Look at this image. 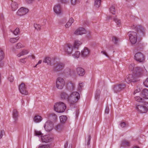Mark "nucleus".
Here are the masks:
<instances>
[{
  "label": "nucleus",
  "instance_id": "f257e3e1",
  "mask_svg": "<svg viewBox=\"0 0 148 148\" xmlns=\"http://www.w3.org/2000/svg\"><path fill=\"white\" fill-rule=\"evenodd\" d=\"M54 110L58 113H61L64 112L66 108L65 104L62 102H59L54 106Z\"/></svg>",
  "mask_w": 148,
  "mask_h": 148
},
{
  "label": "nucleus",
  "instance_id": "f03ea898",
  "mask_svg": "<svg viewBox=\"0 0 148 148\" xmlns=\"http://www.w3.org/2000/svg\"><path fill=\"white\" fill-rule=\"evenodd\" d=\"M129 39L131 42L133 44H135L137 40V34L136 32L133 31H130L128 32Z\"/></svg>",
  "mask_w": 148,
  "mask_h": 148
},
{
  "label": "nucleus",
  "instance_id": "7ed1b4c3",
  "mask_svg": "<svg viewBox=\"0 0 148 148\" xmlns=\"http://www.w3.org/2000/svg\"><path fill=\"white\" fill-rule=\"evenodd\" d=\"M125 87V84L121 83L113 85L112 88L114 92L117 93L124 89Z\"/></svg>",
  "mask_w": 148,
  "mask_h": 148
},
{
  "label": "nucleus",
  "instance_id": "20e7f679",
  "mask_svg": "<svg viewBox=\"0 0 148 148\" xmlns=\"http://www.w3.org/2000/svg\"><path fill=\"white\" fill-rule=\"evenodd\" d=\"M134 59L137 62L141 63H143L145 60L144 55L140 52H138L135 54Z\"/></svg>",
  "mask_w": 148,
  "mask_h": 148
},
{
  "label": "nucleus",
  "instance_id": "39448f33",
  "mask_svg": "<svg viewBox=\"0 0 148 148\" xmlns=\"http://www.w3.org/2000/svg\"><path fill=\"white\" fill-rule=\"evenodd\" d=\"M65 82L63 79L61 77L58 78L56 81V88L59 89H62L64 85Z\"/></svg>",
  "mask_w": 148,
  "mask_h": 148
},
{
  "label": "nucleus",
  "instance_id": "423d86ee",
  "mask_svg": "<svg viewBox=\"0 0 148 148\" xmlns=\"http://www.w3.org/2000/svg\"><path fill=\"white\" fill-rule=\"evenodd\" d=\"M143 70L140 67H135L133 73L134 76L136 77H140L142 74Z\"/></svg>",
  "mask_w": 148,
  "mask_h": 148
},
{
  "label": "nucleus",
  "instance_id": "0eeeda50",
  "mask_svg": "<svg viewBox=\"0 0 148 148\" xmlns=\"http://www.w3.org/2000/svg\"><path fill=\"white\" fill-rule=\"evenodd\" d=\"M125 81L127 83L131 82H134L137 81L138 80L132 74H129L126 77L125 79Z\"/></svg>",
  "mask_w": 148,
  "mask_h": 148
},
{
  "label": "nucleus",
  "instance_id": "6e6552de",
  "mask_svg": "<svg viewBox=\"0 0 148 148\" xmlns=\"http://www.w3.org/2000/svg\"><path fill=\"white\" fill-rule=\"evenodd\" d=\"M64 52L68 54H71L73 51V46L70 44H67L63 46Z\"/></svg>",
  "mask_w": 148,
  "mask_h": 148
},
{
  "label": "nucleus",
  "instance_id": "1a4fd4ad",
  "mask_svg": "<svg viewBox=\"0 0 148 148\" xmlns=\"http://www.w3.org/2000/svg\"><path fill=\"white\" fill-rule=\"evenodd\" d=\"M53 124L52 122L50 121L46 122L44 125L45 129L47 131L49 132L53 128Z\"/></svg>",
  "mask_w": 148,
  "mask_h": 148
},
{
  "label": "nucleus",
  "instance_id": "9d476101",
  "mask_svg": "<svg viewBox=\"0 0 148 148\" xmlns=\"http://www.w3.org/2000/svg\"><path fill=\"white\" fill-rule=\"evenodd\" d=\"M26 86L23 83H22L19 86V89L20 92L22 94L27 95L28 94L26 90Z\"/></svg>",
  "mask_w": 148,
  "mask_h": 148
},
{
  "label": "nucleus",
  "instance_id": "9b49d317",
  "mask_svg": "<svg viewBox=\"0 0 148 148\" xmlns=\"http://www.w3.org/2000/svg\"><path fill=\"white\" fill-rule=\"evenodd\" d=\"M64 66V64L62 62H58L54 66V71H59L62 70Z\"/></svg>",
  "mask_w": 148,
  "mask_h": 148
},
{
  "label": "nucleus",
  "instance_id": "f8f14e48",
  "mask_svg": "<svg viewBox=\"0 0 148 148\" xmlns=\"http://www.w3.org/2000/svg\"><path fill=\"white\" fill-rule=\"evenodd\" d=\"M74 92L71 93L69 96H68L67 100L68 103L70 104V106L73 107L74 105Z\"/></svg>",
  "mask_w": 148,
  "mask_h": 148
},
{
  "label": "nucleus",
  "instance_id": "ddd939ff",
  "mask_svg": "<svg viewBox=\"0 0 148 148\" xmlns=\"http://www.w3.org/2000/svg\"><path fill=\"white\" fill-rule=\"evenodd\" d=\"M29 10L27 8L23 7L21 8L17 12V14L18 16H22L26 14L29 12Z\"/></svg>",
  "mask_w": 148,
  "mask_h": 148
},
{
  "label": "nucleus",
  "instance_id": "4468645a",
  "mask_svg": "<svg viewBox=\"0 0 148 148\" xmlns=\"http://www.w3.org/2000/svg\"><path fill=\"white\" fill-rule=\"evenodd\" d=\"M86 32V29L84 28L80 27L75 31V34L76 35H82Z\"/></svg>",
  "mask_w": 148,
  "mask_h": 148
},
{
  "label": "nucleus",
  "instance_id": "2eb2a0df",
  "mask_svg": "<svg viewBox=\"0 0 148 148\" xmlns=\"http://www.w3.org/2000/svg\"><path fill=\"white\" fill-rule=\"evenodd\" d=\"M41 138L42 139V141L43 142L46 143H50L53 140V138H51L49 136L47 135H46L45 136H41Z\"/></svg>",
  "mask_w": 148,
  "mask_h": 148
},
{
  "label": "nucleus",
  "instance_id": "dca6fc26",
  "mask_svg": "<svg viewBox=\"0 0 148 148\" xmlns=\"http://www.w3.org/2000/svg\"><path fill=\"white\" fill-rule=\"evenodd\" d=\"M136 109L137 111L142 113H146L147 111V108L143 105V106L138 105L137 106Z\"/></svg>",
  "mask_w": 148,
  "mask_h": 148
},
{
  "label": "nucleus",
  "instance_id": "f3484780",
  "mask_svg": "<svg viewBox=\"0 0 148 148\" xmlns=\"http://www.w3.org/2000/svg\"><path fill=\"white\" fill-rule=\"evenodd\" d=\"M133 26L134 27L133 28H132V29H133L134 28H136L138 33L140 32L141 33V36L144 35V29L142 26L141 25L136 26H135L134 25Z\"/></svg>",
  "mask_w": 148,
  "mask_h": 148
},
{
  "label": "nucleus",
  "instance_id": "a211bd4d",
  "mask_svg": "<svg viewBox=\"0 0 148 148\" xmlns=\"http://www.w3.org/2000/svg\"><path fill=\"white\" fill-rule=\"evenodd\" d=\"M53 10L58 15H59L62 13L61 8L59 4L56 5L54 6Z\"/></svg>",
  "mask_w": 148,
  "mask_h": 148
},
{
  "label": "nucleus",
  "instance_id": "6ab92c4d",
  "mask_svg": "<svg viewBox=\"0 0 148 148\" xmlns=\"http://www.w3.org/2000/svg\"><path fill=\"white\" fill-rule=\"evenodd\" d=\"M76 70L78 75L79 76H83L85 74L84 70L81 67H77Z\"/></svg>",
  "mask_w": 148,
  "mask_h": 148
},
{
  "label": "nucleus",
  "instance_id": "aec40b11",
  "mask_svg": "<svg viewBox=\"0 0 148 148\" xmlns=\"http://www.w3.org/2000/svg\"><path fill=\"white\" fill-rule=\"evenodd\" d=\"M89 52L90 51L88 49L85 47L83 50L81 51L82 56L84 57H87L88 55Z\"/></svg>",
  "mask_w": 148,
  "mask_h": 148
},
{
  "label": "nucleus",
  "instance_id": "412c9836",
  "mask_svg": "<svg viewBox=\"0 0 148 148\" xmlns=\"http://www.w3.org/2000/svg\"><path fill=\"white\" fill-rule=\"evenodd\" d=\"M141 95L144 98L148 99V90L146 88L144 89L141 93Z\"/></svg>",
  "mask_w": 148,
  "mask_h": 148
},
{
  "label": "nucleus",
  "instance_id": "4be33fe9",
  "mask_svg": "<svg viewBox=\"0 0 148 148\" xmlns=\"http://www.w3.org/2000/svg\"><path fill=\"white\" fill-rule=\"evenodd\" d=\"M24 47V46L21 42H18L15 44L13 47V51H15L16 49H19Z\"/></svg>",
  "mask_w": 148,
  "mask_h": 148
},
{
  "label": "nucleus",
  "instance_id": "5701e85b",
  "mask_svg": "<svg viewBox=\"0 0 148 148\" xmlns=\"http://www.w3.org/2000/svg\"><path fill=\"white\" fill-rule=\"evenodd\" d=\"M13 118L14 119V122L18 120V112L16 109H14L13 111Z\"/></svg>",
  "mask_w": 148,
  "mask_h": 148
},
{
  "label": "nucleus",
  "instance_id": "b1692460",
  "mask_svg": "<svg viewBox=\"0 0 148 148\" xmlns=\"http://www.w3.org/2000/svg\"><path fill=\"white\" fill-rule=\"evenodd\" d=\"M130 145V142L127 140H124L122 141L121 147H126Z\"/></svg>",
  "mask_w": 148,
  "mask_h": 148
},
{
  "label": "nucleus",
  "instance_id": "393cba45",
  "mask_svg": "<svg viewBox=\"0 0 148 148\" xmlns=\"http://www.w3.org/2000/svg\"><path fill=\"white\" fill-rule=\"evenodd\" d=\"M11 6L12 10L13 11L15 10L18 8V4L15 1H12L11 3Z\"/></svg>",
  "mask_w": 148,
  "mask_h": 148
},
{
  "label": "nucleus",
  "instance_id": "a878e982",
  "mask_svg": "<svg viewBox=\"0 0 148 148\" xmlns=\"http://www.w3.org/2000/svg\"><path fill=\"white\" fill-rule=\"evenodd\" d=\"M29 51L28 50H23L21 52L17 55L18 57H20L21 56H23L28 53Z\"/></svg>",
  "mask_w": 148,
  "mask_h": 148
},
{
  "label": "nucleus",
  "instance_id": "bb28decb",
  "mask_svg": "<svg viewBox=\"0 0 148 148\" xmlns=\"http://www.w3.org/2000/svg\"><path fill=\"white\" fill-rule=\"evenodd\" d=\"M80 98L79 93L77 92H75V102H76Z\"/></svg>",
  "mask_w": 148,
  "mask_h": 148
},
{
  "label": "nucleus",
  "instance_id": "cd10ccee",
  "mask_svg": "<svg viewBox=\"0 0 148 148\" xmlns=\"http://www.w3.org/2000/svg\"><path fill=\"white\" fill-rule=\"evenodd\" d=\"M60 120L62 123H64L67 120V117L66 116L62 115L60 116Z\"/></svg>",
  "mask_w": 148,
  "mask_h": 148
},
{
  "label": "nucleus",
  "instance_id": "c85d7f7f",
  "mask_svg": "<svg viewBox=\"0 0 148 148\" xmlns=\"http://www.w3.org/2000/svg\"><path fill=\"white\" fill-rule=\"evenodd\" d=\"M42 117L39 116L37 115L35 116L34 119V121L36 123H38L40 122L42 120Z\"/></svg>",
  "mask_w": 148,
  "mask_h": 148
},
{
  "label": "nucleus",
  "instance_id": "c756f323",
  "mask_svg": "<svg viewBox=\"0 0 148 148\" xmlns=\"http://www.w3.org/2000/svg\"><path fill=\"white\" fill-rule=\"evenodd\" d=\"M60 96L61 99H67L68 97L67 94L64 92H62L61 93Z\"/></svg>",
  "mask_w": 148,
  "mask_h": 148
},
{
  "label": "nucleus",
  "instance_id": "7c9ffc66",
  "mask_svg": "<svg viewBox=\"0 0 148 148\" xmlns=\"http://www.w3.org/2000/svg\"><path fill=\"white\" fill-rule=\"evenodd\" d=\"M84 84L83 82H80L78 85L77 90L79 92H81L82 91V88L84 87Z\"/></svg>",
  "mask_w": 148,
  "mask_h": 148
},
{
  "label": "nucleus",
  "instance_id": "2f4dec72",
  "mask_svg": "<svg viewBox=\"0 0 148 148\" xmlns=\"http://www.w3.org/2000/svg\"><path fill=\"white\" fill-rule=\"evenodd\" d=\"M74 21L73 19L72 18H70L66 24L65 27L66 28H68L71 25L72 23H73Z\"/></svg>",
  "mask_w": 148,
  "mask_h": 148
},
{
  "label": "nucleus",
  "instance_id": "473e14b6",
  "mask_svg": "<svg viewBox=\"0 0 148 148\" xmlns=\"http://www.w3.org/2000/svg\"><path fill=\"white\" fill-rule=\"evenodd\" d=\"M82 44V42L78 40H75V49H77Z\"/></svg>",
  "mask_w": 148,
  "mask_h": 148
},
{
  "label": "nucleus",
  "instance_id": "72a5a7b5",
  "mask_svg": "<svg viewBox=\"0 0 148 148\" xmlns=\"http://www.w3.org/2000/svg\"><path fill=\"white\" fill-rule=\"evenodd\" d=\"M135 100L136 101L139 102H144V99L140 96H136L135 97Z\"/></svg>",
  "mask_w": 148,
  "mask_h": 148
},
{
  "label": "nucleus",
  "instance_id": "f704fd0d",
  "mask_svg": "<svg viewBox=\"0 0 148 148\" xmlns=\"http://www.w3.org/2000/svg\"><path fill=\"white\" fill-rule=\"evenodd\" d=\"M51 58L47 57L44 59L43 62L47 63L48 64L50 65L51 64Z\"/></svg>",
  "mask_w": 148,
  "mask_h": 148
},
{
  "label": "nucleus",
  "instance_id": "c9c22d12",
  "mask_svg": "<svg viewBox=\"0 0 148 148\" xmlns=\"http://www.w3.org/2000/svg\"><path fill=\"white\" fill-rule=\"evenodd\" d=\"M101 0H95V6L97 8H99L101 5Z\"/></svg>",
  "mask_w": 148,
  "mask_h": 148
},
{
  "label": "nucleus",
  "instance_id": "e433bc0d",
  "mask_svg": "<svg viewBox=\"0 0 148 148\" xmlns=\"http://www.w3.org/2000/svg\"><path fill=\"white\" fill-rule=\"evenodd\" d=\"M49 118L53 121H55L57 119V116L54 114L52 113L50 115Z\"/></svg>",
  "mask_w": 148,
  "mask_h": 148
},
{
  "label": "nucleus",
  "instance_id": "4c0bfd02",
  "mask_svg": "<svg viewBox=\"0 0 148 148\" xmlns=\"http://www.w3.org/2000/svg\"><path fill=\"white\" fill-rule=\"evenodd\" d=\"M4 54L2 49H0V62L4 58Z\"/></svg>",
  "mask_w": 148,
  "mask_h": 148
},
{
  "label": "nucleus",
  "instance_id": "58836bf2",
  "mask_svg": "<svg viewBox=\"0 0 148 148\" xmlns=\"http://www.w3.org/2000/svg\"><path fill=\"white\" fill-rule=\"evenodd\" d=\"M19 37H17L15 38H11L10 39V41L12 43H14L16 42L19 40Z\"/></svg>",
  "mask_w": 148,
  "mask_h": 148
},
{
  "label": "nucleus",
  "instance_id": "ea45409f",
  "mask_svg": "<svg viewBox=\"0 0 148 148\" xmlns=\"http://www.w3.org/2000/svg\"><path fill=\"white\" fill-rule=\"evenodd\" d=\"M113 20L116 22L117 25L119 27L121 23V21L119 19H118L116 17L113 18Z\"/></svg>",
  "mask_w": 148,
  "mask_h": 148
},
{
  "label": "nucleus",
  "instance_id": "a19ab883",
  "mask_svg": "<svg viewBox=\"0 0 148 148\" xmlns=\"http://www.w3.org/2000/svg\"><path fill=\"white\" fill-rule=\"evenodd\" d=\"M110 10L112 14H115L114 12H115V7L114 5H112L111 6L110 8Z\"/></svg>",
  "mask_w": 148,
  "mask_h": 148
},
{
  "label": "nucleus",
  "instance_id": "79ce46f5",
  "mask_svg": "<svg viewBox=\"0 0 148 148\" xmlns=\"http://www.w3.org/2000/svg\"><path fill=\"white\" fill-rule=\"evenodd\" d=\"M34 27L36 29L40 30L41 29V26L40 25L38 24H34Z\"/></svg>",
  "mask_w": 148,
  "mask_h": 148
},
{
  "label": "nucleus",
  "instance_id": "37998d69",
  "mask_svg": "<svg viewBox=\"0 0 148 148\" xmlns=\"http://www.w3.org/2000/svg\"><path fill=\"white\" fill-rule=\"evenodd\" d=\"M68 86L70 90L73 89L74 88V84L71 82H70L68 84Z\"/></svg>",
  "mask_w": 148,
  "mask_h": 148
},
{
  "label": "nucleus",
  "instance_id": "c03bdc74",
  "mask_svg": "<svg viewBox=\"0 0 148 148\" xmlns=\"http://www.w3.org/2000/svg\"><path fill=\"white\" fill-rule=\"evenodd\" d=\"M134 64H130L129 67V69L130 71H134Z\"/></svg>",
  "mask_w": 148,
  "mask_h": 148
},
{
  "label": "nucleus",
  "instance_id": "a18cd8bd",
  "mask_svg": "<svg viewBox=\"0 0 148 148\" xmlns=\"http://www.w3.org/2000/svg\"><path fill=\"white\" fill-rule=\"evenodd\" d=\"M76 113L75 116L76 119H77L79 113V107H76V109L75 110Z\"/></svg>",
  "mask_w": 148,
  "mask_h": 148
},
{
  "label": "nucleus",
  "instance_id": "49530a36",
  "mask_svg": "<svg viewBox=\"0 0 148 148\" xmlns=\"http://www.w3.org/2000/svg\"><path fill=\"white\" fill-rule=\"evenodd\" d=\"M112 41L114 44H116L118 42V40L116 37L114 36L112 37Z\"/></svg>",
  "mask_w": 148,
  "mask_h": 148
},
{
  "label": "nucleus",
  "instance_id": "de8ad7c7",
  "mask_svg": "<svg viewBox=\"0 0 148 148\" xmlns=\"http://www.w3.org/2000/svg\"><path fill=\"white\" fill-rule=\"evenodd\" d=\"M80 52L79 51H75V58H78L80 55Z\"/></svg>",
  "mask_w": 148,
  "mask_h": 148
},
{
  "label": "nucleus",
  "instance_id": "09e8293b",
  "mask_svg": "<svg viewBox=\"0 0 148 148\" xmlns=\"http://www.w3.org/2000/svg\"><path fill=\"white\" fill-rule=\"evenodd\" d=\"M19 32V29L18 28H16L13 31V33L15 35L18 34Z\"/></svg>",
  "mask_w": 148,
  "mask_h": 148
},
{
  "label": "nucleus",
  "instance_id": "8fccbe9b",
  "mask_svg": "<svg viewBox=\"0 0 148 148\" xmlns=\"http://www.w3.org/2000/svg\"><path fill=\"white\" fill-rule=\"evenodd\" d=\"M56 129L57 130H60L62 128V126L61 125H58L56 127Z\"/></svg>",
  "mask_w": 148,
  "mask_h": 148
},
{
  "label": "nucleus",
  "instance_id": "3c124183",
  "mask_svg": "<svg viewBox=\"0 0 148 148\" xmlns=\"http://www.w3.org/2000/svg\"><path fill=\"white\" fill-rule=\"evenodd\" d=\"M38 148H50V146L49 145H43L39 146Z\"/></svg>",
  "mask_w": 148,
  "mask_h": 148
},
{
  "label": "nucleus",
  "instance_id": "603ef678",
  "mask_svg": "<svg viewBox=\"0 0 148 148\" xmlns=\"http://www.w3.org/2000/svg\"><path fill=\"white\" fill-rule=\"evenodd\" d=\"M35 134L36 136H39L41 135L42 134L40 131H35Z\"/></svg>",
  "mask_w": 148,
  "mask_h": 148
},
{
  "label": "nucleus",
  "instance_id": "864d4df0",
  "mask_svg": "<svg viewBox=\"0 0 148 148\" xmlns=\"http://www.w3.org/2000/svg\"><path fill=\"white\" fill-rule=\"evenodd\" d=\"M91 139V137L90 135H89L88 137L87 138L88 142L87 143V145H89L90 144V141Z\"/></svg>",
  "mask_w": 148,
  "mask_h": 148
},
{
  "label": "nucleus",
  "instance_id": "5fc2aeb1",
  "mask_svg": "<svg viewBox=\"0 0 148 148\" xmlns=\"http://www.w3.org/2000/svg\"><path fill=\"white\" fill-rule=\"evenodd\" d=\"M144 85L147 87H148V77L146 79L145 82H143Z\"/></svg>",
  "mask_w": 148,
  "mask_h": 148
},
{
  "label": "nucleus",
  "instance_id": "6e6d98bb",
  "mask_svg": "<svg viewBox=\"0 0 148 148\" xmlns=\"http://www.w3.org/2000/svg\"><path fill=\"white\" fill-rule=\"evenodd\" d=\"M8 79L10 82H12L14 80V77L12 75L9 76L8 78Z\"/></svg>",
  "mask_w": 148,
  "mask_h": 148
},
{
  "label": "nucleus",
  "instance_id": "4d7b16f0",
  "mask_svg": "<svg viewBox=\"0 0 148 148\" xmlns=\"http://www.w3.org/2000/svg\"><path fill=\"white\" fill-rule=\"evenodd\" d=\"M109 112V108L108 106H106V108L105 112V113L108 114Z\"/></svg>",
  "mask_w": 148,
  "mask_h": 148
},
{
  "label": "nucleus",
  "instance_id": "13d9d810",
  "mask_svg": "<svg viewBox=\"0 0 148 148\" xmlns=\"http://www.w3.org/2000/svg\"><path fill=\"white\" fill-rule=\"evenodd\" d=\"M120 125L121 127H124L126 126V123L124 122H122L120 123Z\"/></svg>",
  "mask_w": 148,
  "mask_h": 148
},
{
  "label": "nucleus",
  "instance_id": "bf43d9fd",
  "mask_svg": "<svg viewBox=\"0 0 148 148\" xmlns=\"http://www.w3.org/2000/svg\"><path fill=\"white\" fill-rule=\"evenodd\" d=\"M5 134L4 131L3 130H2L1 131L0 135V139L2 138V136Z\"/></svg>",
  "mask_w": 148,
  "mask_h": 148
},
{
  "label": "nucleus",
  "instance_id": "052dcab7",
  "mask_svg": "<svg viewBox=\"0 0 148 148\" xmlns=\"http://www.w3.org/2000/svg\"><path fill=\"white\" fill-rule=\"evenodd\" d=\"M101 92L99 89H97L96 91V94L95 95H98L100 96Z\"/></svg>",
  "mask_w": 148,
  "mask_h": 148
},
{
  "label": "nucleus",
  "instance_id": "680f3d73",
  "mask_svg": "<svg viewBox=\"0 0 148 148\" xmlns=\"http://www.w3.org/2000/svg\"><path fill=\"white\" fill-rule=\"evenodd\" d=\"M34 0H25V1L27 3H31ZM40 0H38V1H39Z\"/></svg>",
  "mask_w": 148,
  "mask_h": 148
},
{
  "label": "nucleus",
  "instance_id": "e2e57ef3",
  "mask_svg": "<svg viewBox=\"0 0 148 148\" xmlns=\"http://www.w3.org/2000/svg\"><path fill=\"white\" fill-rule=\"evenodd\" d=\"M140 91V90L139 88L136 89L135 90L134 92V94H135L136 93L139 92Z\"/></svg>",
  "mask_w": 148,
  "mask_h": 148
},
{
  "label": "nucleus",
  "instance_id": "0e129e2a",
  "mask_svg": "<svg viewBox=\"0 0 148 148\" xmlns=\"http://www.w3.org/2000/svg\"><path fill=\"white\" fill-rule=\"evenodd\" d=\"M144 105L146 108H147V110H148V102H145Z\"/></svg>",
  "mask_w": 148,
  "mask_h": 148
},
{
  "label": "nucleus",
  "instance_id": "69168bd1",
  "mask_svg": "<svg viewBox=\"0 0 148 148\" xmlns=\"http://www.w3.org/2000/svg\"><path fill=\"white\" fill-rule=\"evenodd\" d=\"M100 96L99 95H95V99L97 100V101H98L99 99Z\"/></svg>",
  "mask_w": 148,
  "mask_h": 148
},
{
  "label": "nucleus",
  "instance_id": "338daca9",
  "mask_svg": "<svg viewBox=\"0 0 148 148\" xmlns=\"http://www.w3.org/2000/svg\"><path fill=\"white\" fill-rule=\"evenodd\" d=\"M69 71V72H67L68 73L67 74L69 75H70L71 74L70 70L69 69H67L65 71Z\"/></svg>",
  "mask_w": 148,
  "mask_h": 148
},
{
  "label": "nucleus",
  "instance_id": "774afa93",
  "mask_svg": "<svg viewBox=\"0 0 148 148\" xmlns=\"http://www.w3.org/2000/svg\"><path fill=\"white\" fill-rule=\"evenodd\" d=\"M20 61L23 63H25V59H21L20 60Z\"/></svg>",
  "mask_w": 148,
  "mask_h": 148
}]
</instances>
